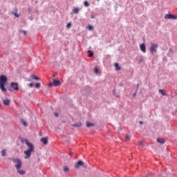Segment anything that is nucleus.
Returning a JSON list of instances; mask_svg holds the SVG:
<instances>
[{
	"label": "nucleus",
	"instance_id": "f257e3e1",
	"mask_svg": "<svg viewBox=\"0 0 177 177\" xmlns=\"http://www.w3.org/2000/svg\"><path fill=\"white\" fill-rule=\"evenodd\" d=\"M25 143L26 145V146H28L29 148L24 151V154H26V156H24V158L26 160H28V158H30V157H31V153H34V145H32L31 142H28V140H25Z\"/></svg>",
	"mask_w": 177,
	"mask_h": 177
},
{
	"label": "nucleus",
	"instance_id": "f03ea898",
	"mask_svg": "<svg viewBox=\"0 0 177 177\" xmlns=\"http://www.w3.org/2000/svg\"><path fill=\"white\" fill-rule=\"evenodd\" d=\"M11 161L15 164V168L17 169V172L19 174V175H26V171L21 170L22 162L21 160L19 158H12Z\"/></svg>",
	"mask_w": 177,
	"mask_h": 177
},
{
	"label": "nucleus",
	"instance_id": "7ed1b4c3",
	"mask_svg": "<svg viewBox=\"0 0 177 177\" xmlns=\"http://www.w3.org/2000/svg\"><path fill=\"white\" fill-rule=\"evenodd\" d=\"M8 84V77L3 75L0 76V89L3 93H6L7 90L5 85Z\"/></svg>",
	"mask_w": 177,
	"mask_h": 177
},
{
	"label": "nucleus",
	"instance_id": "20e7f679",
	"mask_svg": "<svg viewBox=\"0 0 177 177\" xmlns=\"http://www.w3.org/2000/svg\"><path fill=\"white\" fill-rule=\"evenodd\" d=\"M157 48H158V44L151 43L149 50L151 55L153 53H157Z\"/></svg>",
	"mask_w": 177,
	"mask_h": 177
},
{
	"label": "nucleus",
	"instance_id": "39448f33",
	"mask_svg": "<svg viewBox=\"0 0 177 177\" xmlns=\"http://www.w3.org/2000/svg\"><path fill=\"white\" fill-rule=\"evenodd\" d=\"M165 19L168 20H177V16L172 14H166Z\"/></svg>",
	"mask_w": 177,
	"mask_h": 177
},
{
	"label": "nucleus",
	"instance_id": "423d86ee",
	"mask_svg": "<svg viewBox=\"0 0 177 177\" xmlns=\"http://www.w3.org/2000/svg\"><path fill=\"white\" fill-rule=\"evenodd\" d=\"M10 86L14 91H19V84L17 82H11Z\"/></svg>",
	"mask_w": 177,
	"mask_h": 177
},
{
	"label": "nucleus",
	"instance_id": "0eeeda50",
	"mask_svg": "<svg viewBox=\"0 0 177 177\" xmlns=\"http://www.w3.org/2000/svg\"><path fill=\"white\" fill-rule=\"evenodd\" d=\"M84 165H85V163H84L82 160H79L75 165V168L78 169L80 168V167H84Z\"/></svg>",
	"mask_w": 177,
	"mask_h": 177
},
{
	"label": "nucleus",
	"instance_id": "6e6552de",
	"mask_svg": "<svg viewBox=\"0 0 177 177\" xmlns=\"http://www.w3.org/2000/svg\"><path fill=\"white\" fill-rule=\"evenodd\" d=\"M54 86H60L62 85V82L60 80H56L55 79L53 80Z\"/></svg>",
	"mask_w": 177,
	"mask_h": 177
},
{
	"label": "nucleus",
	"instance_id": "1a4fd4ad",
	"mask_svg": "<svg viewBox=\"0 0 177 177\" xmlns=\"http://www.w3.org/2000/svg\"><path fill=\"white\" fill-rule=\"evenodd\" d=\"M80 10H81V8H75L72 10V13H74V15H78L80 12Z\"/></svg>",
	"mask_w": 177,
	"mask_h": 177
},
{
	"label": "nucleus",
	"instance_id": "9d476101",
	"mask_svg": "<svg viewBox=\"0 0 177 177\" xmlns=\"http://www.w3.org/2000/svg\"><path fill=\"white\" fill-rule=\"evenodd\" d=\"M140 50L143 52V53H146V45L145 44H142L140 46Z\"/></svg>",
	"mask_w": 177,
	"mask_h": 177
},
{
	"label": "nucleus",
	"instance_id": "9b49d317",
	"mask_svg": "<svg viewBox=\"0 0 177 177\" xmlns=\"http://www.w3.org/2000/svg\"><path fill=\"white\" fill-rule=\"evenodd\" d=\"M156 142L158 143H160V145H164V143H165V139H164V138H158L156 140Z\"/></svg>",
	"mask_w": 177,
	"mask_h": 177
},
{
	"label": "nucleus",
	"instance_id": "f8f14e48",
	"mask_svg": "<svg viewBox=\"0 0 177 177\" xmlns=\"http://www.w3.org/2000/svg\"><path fill=\"white\" fill-rule=\"evenodd\" d=\"M3 104H5V106H9V104H10V100L9 99L3 100Z\"/></svg>",
	"mask_w": 177,
	"mask_h": 177
},
{
	"label": "nucleus",
	"instance_id": "ddd939ff",
	"mask_svg": "<svg viewBox=\"0 0 177 177\" xmlns=\"http://www.w3.org/2000/svg\"><path fill=\"white\" fill-rule=\"evenodd\" d=\"M41 143L44 144V145H48V138H43L41 140Z\"/></svg>",
	"mask_w": 177,
	"mask_h": 177
},
{
	"label": "nucleus",
	"instance_id": "4468645a",
	"mask_svg": "<svg viewBox=\"0 0 177 177\" xmlns=\"http://www.w3.org/2000/svg\"><path fill=\"white\" fill-rule=\"evenodd\" d=\"M82 125V123L78 122V123H75L72 124V127H74L75 128H80Z\"/></svg>",
	"mask_w": 177,
	"mask_h": 177
},
{
	"label": "nucleus",
	"instance_id": "2eb2a0df",
	"mask_svg": "<svg viewBox=\"0 0 177 177\" xmlns=\"http://www.w3.org/2000/svg\"><path fill=\"white\" fill-rule=\"evenodd\" d=\"M159 92L161 93V95H162V96H167V91H165V90L160 89Z\"/></svg>",
	"mask_w": 177,
	"mask_h": 177
},
{
	"label": "nucleus",
	"instance_id": "dca6fc26",
	"mask_svg": "<svg viewBox=\"0 0 177 177\" xmlns=\"http://www.w3.org/2000/svg\"><path fill=\"white\" fill-rule=\"evenodd\" d=\"M86 125L88 128L91 127H93L95 125V124L91 123L90 122H86Z\"/></svg>",
	"mask_w": 177,
	"mask_h": 177
},
{
	"label": "nucleus",
	"instance_id": "f3484780",
	"mask_svg": "<svg viewBox=\"0 0 177 177\" xmlns=\"http://www.w3.org/2000/svg\"><path fill=\"white\" fill-rule=\"evenodd\" d=\"M115 70H121V67H120V64L118 63H115Z\"/></svg>",
	"mask_w": 177,
	"mask_h": 177
},
{
	"label": "nucleus",
	"instance_id": "a211bd4d",
	"mask_svg": "<svg viewBox=\"0 0 177 177\" xmlns=\"http://www.w3.org/2000/svg\"><path fill=\"white\" fill-rule=\"evenodd\" d=\"M88 57H92L93 56V52L91 51V50H88Z\"/></svg>",
	"mask_w": 177,
	"mask_h": 177
},
{
	"label": "nucleus",
	"instance_id": "6ab92c4d",
	"mask_svg": "<svg viewBox=\"0 0 177 177\" xmlns=\"http://www.w3.org/2000/svg\"><path fill=\"white\" fill-rule=\"evenodd\" d=\"M1 156H2L3 157H5V156H6V149H3V150L1 151Z\"/></svg>",
	"mask_w": 177,
	"mask_h": 177
},
{
	"label": "nucleus",
	"instance_id": "aec40b11",
	"mask_svg": "<svg viewBox=\"0 0 177 177\" xmlns=\"http://www.w3.org/2000/svg\"><path fill=\"white\" fill-rule=\"evenodd\" d=\"M125 140H127V142H129L131 140V137L128 136V134H127L125 136Z\"/></svg>",
	"mask_w": 177,
	"mask_h": 177
},
{
	"label": "nucleus",
	"instance_id": "412c9836",
	"mask_svg": "<svg viewBox=\"0 0 177 177\" xmlns=\"http://www.w3.org/2000/svg\"><path fill=\"white\" fill-rule=\"evenodd\" d=\"M68 171H70V169L67 166H64V172H68Z\"/></svg>",
	"mask_w": 177,
	"mask_h": 177
},
{
	"label": "nucleus",
	"instance_id": "4be33fe9",
	"mask_svg": "<svg viewBox=\"0 0 177 177\" xmlns=\"http://www.w3.org/2000/svg\"><path fill=\"white\" fill-rule=\"evenodd\" d=\"M84 5L86 8H88V6H89V2H88V1H84Z\"/></svg>",
	"mask_w": 177,
	"mask_h": 177
},
{
	"label": "nucleus",
	"instance_id": "5701e85b",
	"mask_svg": "<svg viewBox=\"0 0 177 177\" xmlns=\"http://www.w3.org/2000/svg\"><path fill=\"white\" fill-rule=\"evenodd\" d=\"M32 80H36V81H39V77H38L34 75H32Z\"/></svg>",
	"mask_w": 177,
	"mask_h": 177
},
{
	"label": "nucleus",
	"instance_id": "b1692460",
	"mask_svg": "<svg viewBox=\"0 0 177 177\" xmlns=\"http://www.w3.org/2000/svg\"><path fill=\"white\" fill-rule=\"evenodd\" d=\"M35 88H37V89H39V88H41V83H36Z\"/></svg>",
	"mask_w": 177,
	"mask_h": 177
},
{
	"label": "nucleus",
	"instance_id": "393cba45",
	"mask_svg": "<svg viewBox=\"0 0 177 177\" xmlns=\"http://www.w3.org/2000/svg\"><path fill=\"white\" fill-rule=\"evenodd\" d=\"M20 34H24V35H27V31L26 30H20Z\"/></svg>",
	"mask_w": 177,
	"mask_h": 177
},
{
	"label": "nucleus",
	"instance_id": "a878e982",
	"mask_svg": "<svg viewBox=\"0 0 177 177\" xmlns=\"http://www.w3.org/2000/svg\"><path fill=\"white\" fill-rule=\"evenodd\" d=\"M94 73H95V74H99V69H98L97 68H95V69H94Z\"/></svg>",
	"mask_w": 177,
	"mask_h": 177
},
{
	"label": "nucleus",
	"instance_id": "bb28decb",
	"mask_svg": "<svg viewBox=\"0 0 177 177\" xmlns=\"http://www.w3.org/2000/svg\"><path fill=\"white\" fill-rule=\"evenodd\" d=\"M88 30H89L90 31H92V30H93V26H88Z\"/></svg>",
	"mask_w": 177,
	"mask_h": 177
},
{
	"label": "nucleus",
	"instance_id": "cd10ccee",
	"mask_svg": "<svg viewBox=\"0 0 177 177\" xmlns=\"http://www.w3.org/2000/svg\"><path fill=\"white\" fill-rule=\"evenodd\" d=\"M21 122H22L23 125H24V127H27V122H26L23 120H21Z\"/></svg>",
	"mask_w": 177,
	"mask_h": 177
},
{
	"label": "nucleus",
	"instance_id": "c85d7f7f",
	"mask_svg": "<svg viewBox=\"0 0 177 177\" xmlns=\"http://www.w3.org/2000/svg\"><path fill=\"white\" fill-rule=\"evenodd\" d=\"M162 61L163 62H168V59L167 58V57H165L162 58Z\"/></svg>",
	"mask_w": 177,
	"mask_h": 177
},
{
	"label": "nucleus",
	"instance_id": "c756f323",
	"mask_svg": "<svg viewBox=\"0 0 177 177\" xmlns=\"http://www.w3.org/2000/svg\"><path fill=\"white\" fill-rule=\"evenodd\" d=\"M48 86H50V88H52V86H53V82L48 83Z\"/></svg>",
	"mask_w": 177,
	"mask_h": 177
},
{
	"label": "nucleus",
	"instance_id": "7c9ffc66",
	"mask_svg": "<svg viewBox=\"0 0 177 177\" xmlns=\"http://www.w3.org/2000/svg\"><path fill=\"white\" fill-rule=\"evenodd\" d=\"M66 27H67V28H71V23L68 24L67 26H66Z\"/></svg>",
	"mask_w": 177,
	"mask_h": 177
},
{
	"label": "nucleus",
	"instance_id": "2f4dec72",
	"mask_svg": "<svg viewBox=\"0 0 177 177\" xmlns=\"http://www.w3.org/2000/svg\"><path fill=\"white\" fill-rule=\"evenodd\" d=\"M32 86H34V84L30 83V84H29V87H30V88H32Z\"/></svg>",
	"mask_w": 177,
	"mask_h": 177
},
{
	"label": "nucleus",
	"instance_id": "473e14b6",
	"mask_svg": "<svg viewBox=\"0 0 177 177\" xmlns=\"http://www.w3.org/2000/svg\"><path fill=\"white\" fill-rule=\"evenodd\" d=\"M15 17H20V15L17 13H15Z\"/></svg>",
	"mask_w": 177,
	"mask_h": 177
},
{
	"label": "nucleus",
	"instance_id": "72a5a7b5",
	"mask_svg": "<svg viewBox=\"0 0 177 177\" xmlns=\"http://www.w3.org/2000/svg\"><path fill=\"white\" fill-rule=\"evenodd\" d=\"M139 145H140V146H143V141H140Z\"/></svg>",
	"mask_w": 177,
	"mask_h": 177
},
{
	"label": "nucleus",
	"instance_id": "f704fd0d",
	"mask_svg": "<svg viewBox=\"0 0 177 177\" xmlns=\"http://www.w3.org/2000/svg\"><path fill=\"white\" fill-rule=\"evenodd\" d=\"M91 19H95V15H91Z\"/></svg>",
	"mask_w": 177,
	"mask_h": 177
},
{
	"label": "nucleus",
	"instance_id": "c9c22d12",
	"mask_svg": "<svg viewBox=\"0 0 177 177\" xmlns=\"http://www.w3.org/2000/svg\"><path fill=\"white\" fill-rule=\"evenodd\" d=\"M54 114H55V117H57L59 115V113L57 112H55Z\"/></svg>",
	"mask_w": 177,
	"mask_h": 177
},
{
	"label": "nucleus",
	"instance_id": "e433bc0d",
	"mask_svg": "<svg viewBox=\"0 0 177 177\" xmlns=\"http://www.w3.org/2000/svg\"><path fill=\"white\" fill-rule=\"evenodd\" d=\"M139 89V84H137V89H136V92H138V90Z\"/></svg>",
	"mask_w": 177,
	"mask_h": 177
},
{
	"label": "nucleus",
	"instance_id": "4c0bfd02",
	"mask_svg": "<svg viewBox=\"0 0 177 177\" xmlns=\"http://www.w3.org/2000/svg\"><path fill=\"white\" fill-rule=\"evenodd\" d=\"M139 124H143V122L140 121V122H139Z\"/></svg>",
	"mask_w": 177,
	"mask_h": 177
},
{
	"label": "nucleus",
	"instance_id": "58836bf2",
	"mask_svg": "<svg viewBox=\"0 0 177 177\" xmlns=\"http://www.w3.org/2000/svg\"><path fill=\"white\" fill-rule=\"evenodd\" d=\"M8 91H10V92H12L13 91L11 88H9Z\"/></svg>",
	"mask_w": 177,
	"mask_h": 177
},
{
	"label": "nucleus",
	"instance_id": "ea45409f",
	"mask_svg": "<svg viewBox=\"0 0 177 177\" xmlns=\"http://www.w3.org/2000/svg\"><path fill=\"white\" fill-rule=\"evenodd\" d=\"M115 90H113V95L115 96Z\"/></svg>",
	"mask_w": 177,
	"mask_h": 177
},
{
	"label": "nucleus",
	"instance_id": "a19ab883",
	"mask_svg": "<svg viewBox=\"0 0 177 177\" xmlns=\"http://www.w3.org/2000/svg\"><path fill=\"white\" fill-rule=\"evenodd\" d=\"M69 154H70V156L73 155V152L71 151V152L69 153Z\"/></svg>",
	"mask_w": 177,
	"mask_h": 177
},
{
	"label": "nucleus",
	"instance_id": "79ce46f5",
	"mask_svg": "<svg viewBox=\"0 0 177 177\" xmlns=\"http://www.w3.org/2000/svg\"><path fill=\"white\" fill-rule=\"evenodd\" d=\"M136 93H134V96H136Z\"/></svg>",
	"mask_w": 177,
	"mask_h": 177
},
{
	"label": "nucleus",
	"instance_id": "37998d69",
	"mask_svg": "<svg viewBox=\"0 0 177 177\" xmlns=\"http://www.w3.org/2000/svg\"><path fill=\"white\" fill-rule=\"evenodd\" d=\"M139 62H140H140H142V60H140Z\"/></svg>",
	"mask_w": 177,
	"mask_h": 177
},
{
	"label": "nucleus",
	"instance_id": "c03bdc74",
	"mask_svg": "<svg viewBox=\"0 0 177 177\" xmlns=\"http://www.w3.org/2000/svg\"><path fill=\"white\" fill-rule=\"evenodd\" d=\"M0 107H1V104H0Z\"/></svg>",
	"mask_w": 177,
	"mask_h": 177
}]
</instances>
